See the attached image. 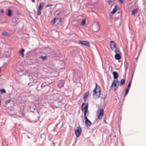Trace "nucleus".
Wrapping results in <instances>:
<instances>
[{
  "mask_svg": "<svg viewBox=\"0 0 146 146\" xmlns=\"http://www.w3.org/2000/svg\"><path fill=\"white\" fill-rule=\"evenodd\" d=\"M129 88H127L126 90V92H125V95H124V96H125L127 95V94L128 93V92L129 90Z\"/></svg>",
  "mask_w": 146,
  "mask_h": 146,
  "instance_id": "nucleus-26",
  "label": "nucleus"
},
{
  "mask_svg": "<svg viewBox=\"0 0 146 146\" xmlns=\"http://www.w3.org/2000/svg\"><path fill=\"white\" fill-rule=\"evenodd\" d=\"M3 11L2 10H1V13H3Z\"/></svg>",
  "mask_w": 146,
  "mask_h": 146,
  "instance_id": "nucleus-41",
  "label": "nucleus"
},
{
  "mask_svg": "<svg viewBox=\"0 0 146 146\" xmlns=\"http://www.w3.org/2000/svg\"><path fill=\"white\" fill-rule=\"evenodd\" d=\"M59 14H60V13H58L57 14V15H59Z\"/></svg>",
  "mask_w": 146,
  "mask_h": 146,
  "instance_id": "nucleus-40",
  "label": "nucleus"
},
{
  "mask_svg": "<svg viewBox=\"0 0 146 146\" xmlns=\"http://www.w3.org/2000/svg\"><path fill=\"white\" fill-rule=\"evenodd\" d=\"M44 89H45V90H43V91H46L45 90H47L46 88H44Z\"/></svg>",
  "mask_w": 146,
  "mask_h": 146,
  "instance_id": "nucleus-38",
  "label": "nucleus"
},
{
  "mask_svg": "<svg viewBox=\"0 0 146 146\" xmlns=\"http://www.w3.org/2000/svg\"><path fill=\"white\" fill-rule=\"evenodd\" d=\"M78 43L84 46H89V42L85 41L79 40Z\"/></svg>",
  "mask_w": 146,
  "mask_h": 146,
  "instance_id": "nucleus-8",
  "label": "nucleus"
},
{
  "mask_svg": "<svg viewBox=\"0 0 146 146\" xmlns=\"http://www.w3.org/2000/svg\"><path fill=\"white\" fill-rule=\"evenodd\" d=\"M54 96L57 98L56 100L59 102H62L63 98L61 96H60L58 94H56L54 95Z\"/></svg>",
  "mask_w": 146,
  "mask_h": 146,
  "instance_id": "nucleus-10",
  "label": "nucleus"
},
{
  "mask_svg": "<svg viewBox=\"0 0 146 146\" xmlns=\"http://www.w3.org/2000/svg\"><path fill=\"white\" fill-rule=\"evenodd\" d=\"M48 84H50V82H48Z\"/></svg>",
  "mask_w": 146,
  "mask_h": 146,
  "instance_id": "nucleus-42",
  "label": "nucleus"
},
{
  "mask_svg": "<svg viewBox=\"0 0 146 146\" xmlns=\"http://www.w3.org/2000/svg\"><path fill=\"white\" fill-rule=\"evenodd\" d=\"M85 120V125L87 127H89L91 124V122L87 118V117L84 118Z\"/></svg>",
  "mask_w": 146,
  "mask_h": 146,
  "instance_id": "nucleus-11",
  "label": "nucleus"
},
{
  "mask_svg": "<svg viewBox=\"0 0 146 146\" xmlns=\"http://www.w3.org/2000/svg\"><path fill=\"white\" fill-rule=\"evenodd\" d=\"M119 2L121 3V4L123 3V0H118Z\"/></svg>",
  "mask_w": 146,
  "mask_h": 146,
  "instance_id": "nucleus-34",
  "label": "nucleus"
},
{
  "mask_svg": "<svg viewBox=\"0 0 146 146\" xmlns=\"http://www.w3.org/2000/svg\"><path fill=\"white\" fill-rule=\"evenodd\" d=\"M2 34L3 35L6 36H7L9 35V34L5 31H3Z\"/></svg>",
  "mask_w": 146,
  "mask_h": 146,
  "instance_id": "nucleus-24",
  "label": "nucleus"
},
{
  "mask_svg": "<svg viewBox=\"0 0 146 146\" xmlns=\"http://www.w3.org/2000/svg\"><path fill=\"white\" fill-rule=\"evenodd\" d=\"M98 86L99 87V89H100V87L98 86V85L96 83V87H95V88H96V89H97V87Z\"/></svg>",
  "mask_w": 146,
  "mask_h": 146,
  "instance_id": "nucleus-35",
  "label": "nucleus"
},
{
  "mask_svg": "<svg viewBox=\"0 0 146 146\" xmlns=\"http://www.w3.org/2000/svg\"><path fill=\"white\" fill-rule=\"evenodd\" d=\"M32 1L33 2H35V0H32Z\"/></svg>",
  "mask_w": 146,
  "mask_h": 146,
  "instance_id": "nucleus-39",
  "label": "nucleus"
},
{
  "mask_svg": "<svg viewBox=\"0 0 146 146\" xmlns=\"http://www.w3.org/2000/svg\"><path fill=\"white\" fill-rule=\"evenodd\" d=\"M60 21H61V20L60 19H59L58 18H55L53 20L51 21V22L52 24L54 25L55 23L56 22H57V23H58Z\"/></svg>",
  "mask_w": 146,
  "mask_h": 146,
  "instance_id": "nucleus-12",
  "label": "nucleus"
},
{
  "mask_svg": "<svg viewBox=\"0 0 146 146\" xmlns=\"http://www.w3.org/2000/svg\"><path fill=\"white\" fill-rule=\"evenodd\" d=\"M44 2H41L40 3L39 7L38 8L37 10V15H40L41 13V10L43 9L44 6Z\"/></svg>",
  "mask_w": 146,
  "mask_h": 146,
  "instance_id": "nucleus-3",
  "label": "nucleus"
},
{
  "mask_svg": "<svg viewBox=\"0 0 146 146\" xmlns=\"http://www.w3.org/2000/svg\"><path fill=\"white\" fill-rule=\"evenodd\" d=\"M86 110H84V117L86 118L87 117L86 115L88 116L89 115V112L88 110H86Z\"/></svg>",
  "mask_w": 146,
  "mask_h": 146,
  "instance_id": "nucleus-15",
  "label": "nucleus"
},
{
  "mask_svg": "<svg viewBox=\"0 0 146 146\" xmlns=\"http://www.w3.org/2000/svg\"><path fill=\"white\" fill-rule=\"evenodd\" d=\"M131 80L129 81V83H128V84L127 86V88L130 89V88L131 85Z\"/></svg>",
  "mask_w": 146,
  "mask_h": 146,
  "instance_id": "nucleus-28",
  "label": "nucleus"
},
{
  "mask_svg": "<svg viewBox=\"0 0 146 146\" xmlns=\"http://www.w3.org/2000/svg\"><path fill=\"white\" fill-rule=\"evenodd\" d=\"M99 26L98 22H94L92 25V29L93 31L97 32L99 30Z\"/></svg>",
  "mask_w": 146,
  "mask_h": 146,
  "instance_id": "nucleus-1",
  "label": "nucleus"
},
{
  "mask_svg": "<svg viewBox=\"0 0 146 146\" xmlns=\"http://www.w3.org/2000/svg\"><path fill=\"white\" fill-rule=\"evenodd\" d=\"M41 88L42 90H45L44 88H46L47 90H45L46 92H48L50 89V87L47 85L46 83L42 84L41 85Z\"/></svg>",
  "mask_w": 146,
  "mask_h": 146,
  "instance_id": "nucleus-4",
  "label": "nucleus"
},
{
  "mask_svg": "<svg viewBox=\"0 0 146 146\" xmlns=\"http://www.w3.org/2000/svg\"><path fill=\"white\" fill-rule=\"evenodd\" d=\"M107 97V96L106 95H104V96H102V98H104V100H105V98H106Z\"/></svg>",
  "mask_w": 146,
  "mask_h": 146,
  "instance_id": "nucleus-33",
  "label": "nucleus"
},
{
  "mask_svg": "<svg viewBox=\"0 0 146 146\" xmlns=\"http://www.w3.org/2000/svg\"><path fill=\"white\" fill-rule=\"evenodd\" d=\"M88 104L87 103L86 104L85 103H83L81 106V110L82 111H83L84 110L86 111V110H88Z\"/></svg>",
  "mask_w": 146,
  "mask_h": 146,
  "instance_id": "nucleus-6",
  "label": "nucleus"
},
{
  "mask_svg": "<svg viewBox=\"0 0 146 146\" xmlns=\"http://www.w3.org/2000/svg\"><path fill=\"white\" fill-rule=\"evenodd\" d=\"M52 4H49V5H47L46 6V7H49L50 6H52Z\"/></svg>",
  "mask_w": 146,
  "mask_h": 146,
  "instance_id": "nucleus-37",
  "label": "nucleus"
},
{
  "mask_svg": "<svg viewBox=\"0 0 146 146\" xmlns=\"http://www.w3.org/2000/svg\"><path fill=\"white\" fill-rule=\"evenodd\" d=\"M11 101V100L10 99H7V100L5 102V104H7L9 103Z\"/></svg>",
  "mask_w": 146,
  "mask_h": 146,
  "instance_id": "nucleus-29",
  "label": "nucleus"
},
{
  "mask_svg": "<svg viewBox=\"0 0 146 146\" xmlns=\"http://www.w3.org/2000/svg\"><path fill=\"white\" fill-rule=\"evenodd\" d=\"M19 19L17 17H14L12 19V22L15 23H17L19 22Z\"/></svg>",
  "mask_w": 146,
  "mask_h": 146,
  "instance_id": "nucleus-14",
  "label": "nucleus"
},
{
  "mask_svg": "<svg viewBox=\"0 0 146 146\" xmlns=\"http://www.w3.org/2000/svg\"><path fill=\"white\" fill-rule=\"evenodd\" d=\"M118 88V86H117V84L115 83H112L111 85V89L112 90L115 91Z\"/></svg>",
  "mask_w": 146,
  "mask_h": 146,
  "instance_id": "nucleus-9",
  "label": "nucleus"
},
{
  "mask_svg": "<svg viewBox=\"0 0 146 146\" xmlns=\"http://www.w3.org/2000/svg\"><path fill=\"white\" fill-rule=\"evenodd\" d=\"M76 51H77V50L76 49H73L71 50L70 51V52H75Z\"/></svg>",
  "mask_w": 146,
  "mask_h": 146,
  "instance_id": "nucleus-32",
  "label": "nucleus"
},
{
  "mask_svg": "<svg viewBox=\"0 0 146 146\" xmlns=\"http://www.w3.org/2000/svg\"><path fill=\"white\" fill-rule=\"evenodd\" d=\"M25 51V49L23 48L21 50L19 51V54H21L22 57L24 56V52Z\"/></svg>",
  "mask_w": 146,
  "mask_h": 146,
  "instance_id": "nucleus-17",
  "label": "nucleus"
},
{
  "mask_svg": "<svg viewBox=\"0 0 146 146\" xmlns=\"http://www.w3.org/2000/svg\"><path fill=\"white\" fill-rule=\"evenodd\" d=\"M12 11L10 9H9L6 15L7 16L11 17L12 15Z\"/></svg>",
  "mask_w": 146,
  "mask_h": 146,
  "instance_id": "nucleus-20",
  "label": "nucleus"
},
{
  "mask_svg": "<svg viewBox=\"0 0 146 146\" xmlns=\"http://www.w3.org/2000/svg\"><path fill=\"white\" fill-rule=\"evenodd\" d=\"M97 89L96 88H95L93 91V95L94 96H95V95H96V96L97 98H99L100 96L101 95V90L100 89H99L98 91L97 92L96 91Z\"/></svg>",
  "mask_w": 146,
  "mask_h": 146,
  "instance_id": "nucleus-5",
  "label": "nucleus"
},
{
  "mask_svg": "<svg viewBox=\"0 0 146 146\" xmlns=\"http://www.w3.org/2000/svg\"><path fill=\"white\" fill-rule=\"evenodd\" d=\"M0 91L1 92V93H5L6 91L4 89H1L0 90Z\"/></svg>",
  "mask_w": 146,
  "mask_h": 146,
  "instance_id": "nucleus-30",
  "label": "nucleus"
},
{
  "mask_svg": "<svg viewBox=\"0 0 146 146\" xmlns=\"http://www.w3.org/2000/svg\"><path fill=\"white\" fill-rule=\"evenodd\" d=\"M86 20L85 19L83 20L81 22V25L82 26H84L85 24Z\"/></svg>",
  "mask_w": 146,
  "mask_h": 146,
  "instance_id": "nucleus-27",
  "label": "nucleus"
},
{
  "mask_svg": "<svg viewBox=\"0 0 146 146\" xmlns=\"http://www.w3.org/2000/svg\"><path fill=\"white\" fill-rule=\"evenodd\" d=\"M114 51L116 53H116H117V52H119V51L118 50H117V48H115Z\"/></svg>",
  "mask_w": 146,
  "mask_h": 146,
  "instance_id": "nucleus-31",
  "label": "nucleus"
},
{
  "mask_svg": "<svg viewBox=\"0 0 146 146\" xmlns=\"http://www.w3.org/2000/svg\"><path fill=\"white\" fill-rule=\"evenodd\" d=\"M112 2V1L111 0H109L108 1V3L109 4H110Z\"/></svg>",
  "mask_w": 146,
  "mask_h": 146,
  "instance_id": "nucleus-36",
  "label": "nucleus"
},
{
  "mask_svg": "<svg viewBox=\"0 0 146 146\" xmlns=\"http://www.w3.org/2000/svg\"><path fill=\"white\" fill-rule=\"evenodd\" d=\"M104 112V110L103 109H100L99 110H98L97 112V113L98 115V118L99 119H102Z\"/></svg>",
  "mask_w": 146,
  "mask_h": 146,
  "instance_id": "nucleus-2",
  "label": "nucleus"
},
{
  "mask_svg": "<svg viewBox=\"0 0 146 146\" xmlns=\"http://www.w3.org/2000/svg\"><path fill=\"white\" fill-rule=\"evenodd\" d=\"M114 79L113 82L112 83H115L116 84L117 83H119V81H118V80L117 79Z\"/></svg>",
  "mask_w": 146,
  "mask_h": 146,
  "instance_id": "nucleus-25",
  "label": "nucleus"
},
{
  "mask_svg": "<svg viewBox=\"0 0 146 146\" xmlns=\"http://www.w3.org/2000/svg\"><path fill=\"white\" fill-rule=\"evenodd\" d=\"M125 81V80L124 79H121L120 82H119L118 85H119L120 86H121L122 85L124 84Z\"/></svg>",
  "mask_w": 146,
  "mask_h": 146,
  "instance_id": "nucleus-19",
  "label": "nucleus"
},
{
  "mask_svg": "<svg viewBox=\"0 0 146 146\" xmlns=\"http://www.w3.org/2000/svg\"><path fill=\"white\" fill-rule=\"evenodd\" d=\"M39 57V58L42 59V60H44L47 59L48 58V56H41Z\"/></svg>",
  "mask_w": 146,
  "mask_h": 146,
  "instance_id": "nucleus-18",
  "label": "nucleus"
},
{
  "mask_svg": "<svg viewBox=\"0 0 146 146\" xmlns=\"http://www.w3.org/2000/svg\"><path fill=\"white\" fill-rule=\"evenodd\" d=\"M115 58L116 59L119 60L121 58V56L118 53H116L115 55Z\"/></svg>",
  "mask_w": 146,
  "mask_h": 146,
  "instance_id": "nucleus-16",
  "label": "nucleus"
},
{
  "mask_svg": "<svg viewBox=\"0 0 146 146\" xmlns=\"http://www.w3.org/2000/svg\"><path fill=\"white\" fill-rule=\"evenodd\" d=\"M110 45L111 49L113 51V48L115 49L117 48V45L115 42L113 40H111L110 42Z\"/></svg>",
  "mask_w": 146,
  "mask_h": 146,
  "instance_id": "nucleus-7",
  "label": "nucleus"
},
{
  "mask_svg": "<svg viewBox=\"0 0 146 146\" xmlns=\"http://www.w3.org/2000/svg\"><path fill=\"white\" fill-rule=\"evenodd\" d=\"M89 94V91L87 92L84 95V98L85 99H86L87 98Z\"/></svg>",
  "mask_w": 146,
  "mask_h": 146,
  "instance_id": "nucleus-21",
  "label": "nucleus"
},
{
  "mask_svg": "<svg viewBox=\"0 0 146 146\" xmlns=\"http://www.w3.org/2000/svg\"><path fill=\"white\" fill-rule=\"evenodd\" d=\"M137 11L138 10L137 9H134L132 11V15H135L137 12Z\"/></svg>",
  "mask_w": 146,
  "mask_h": 146,
  "instance_id": "nucleus-22",
  "label": "nucleus"
},
{
  "mask_svg": "<svg viewBox=\"0 0 146 146\" xmlns=\"http://www.w3.org/2000/svg\"><path fill=\"white\" fill-rule=\"evenodd\" d=\"M77 128H79L80 127H77Z\"/></svg>",
  "mask_w": 146,
  "mask_h": 146,
  "instance_id": "nucleus-43",
  "label": "nucleus"
},
{
  "mask_svg": "<svg viewBox=\"0 0 146 146\" xmlns=\"http://www.w3.org/2000/svg\"><path fill=\"white\" fill-rule=\"evenodd\" d=\"M117 6L116 5L115 8L113 9L112 11L111 12V13L112 14H114V13L116 11H117Z\"/></svg>",
  "mask_w": 146,
  "mask_h": 146,
  "instance_id": "nucleus-23",
  "label": "nucleus"
},
{
  "mask_svg": "<svg viewBox=\"0 0 146 146\" xmlns=\"http://www.w3.org/2000/svg\"><path fill=\"white\" fill-rule=\"evenodd\" d=\"M113 75L114 79L117 78L118 76V74L117 72L115 71L113 72Z\"/></svg>",
  "mask_w": 146,
  "mask_h": 146,
  "instance_id": "nucleus-13",
  "label": "nucleus"
},
{
  "mask_svg": "<svg viewBox=\"0 0 146 146\" xmlns=\"http://www.w3.org/2000/svg\"><path fill=\"white\" fill-rule=\"evenodd\" d=\"M119 12H119V11H118V13H119Z\"/></svg>",
  "mask_w": 146,
  "mask_h": 146,
  "instance_id": "nucleus-44",
  "label": "nucleus"
}]
</instances>
